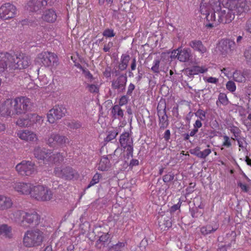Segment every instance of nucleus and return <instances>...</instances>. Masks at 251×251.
I'll return each mask as SVG.
<instances>
[{"mask_svg": "<svg viewBox=\"0 0 251 251\" xmlns=\"http://www.w3.org/2000/svg\"><path fill=\"white\" fill-rule=\"evenodd\" d=\"M251 8V0H202L200 11L206 16L205 26L212 28L231 23L235 15H241Z\"/></svg>", "mask_w": 251, "mask_h": 251, "instance_id": "nucleus-1", "label": "nucleus"}, {"mask_svg": "<svg viewBox=\"0 0 251 251\" xmlns=\"http://www.w3.org/2000/svg\"><path fill=\"white\" fill-rule=\"evenodd\" d=\"M45 238L42 230L32 228L26 230L23 238V244L26 248H34L40 246Z\"/></svg>", "mask_w": 251, "mask_h": 251, "instance_id": "nucleus-2", "label": "nucleus"}, {"mask_svg": "<svg viewBox=\"0 0 251 251\" xmlns=\"http://www.w3.org/2000/svg\"><path fill=\"white\" fill-rule=\"evenodd\" d=\"M53 196L51 190L44 185H34L31 194V198L42 201H50Z\"/></svg>", "mask_w": 251, "mask_h": 251, "instance_id": "nucleus-3", "label": "nucleus"}, {"mask_svg": "<svg viewBox=\"0 0 251 251\" xmlns=\"http://www.w3.org/2000/svg\"><path fill=\"white\" fill-rule=\"evenodd\" d=\"M54 175L65 180H71L78 178V172L71 167L66 165H57L54 170Z\"/></svg>", "mask_w": 251, "mask_h": 251, "instance_id": "nucleus-4", "label": "nucleus"}, {"mask_svg": "<svg viewBox=\"0 0 251 251\" xmlns=\"http://www.w3.org/2000/svg\"><path fill=\"white\" fill-rule=\"evenodd\" d=\"M15 115L25 113L31 107L30 100L25 97H19L12 99Z\"/></svg>", "mask_w": 251, "mask_h": 251, "instance_id": "nucleus-5", "label": "nucleus"}, {"mask_svg": "<svg viewBox=\"0 0 251 251\" xmlns=\"http://www.w3.org/2000/svg\"><path fill=\"white\" fill-rule=\"evenodd\" d=\"M46 143L51 147H62L69 143V139L65 136L55 132L49 134L45 138Z\"/></svg>", "mask_w": 251, "mask_h": 251, "instance_id": "nucleus-6", "label": "nucleus"}, {"mask_svg": "<svg viewBox=\"0 0 251 251\" xmlns=\"http://www.w3.org/2000/svg\"><path fill=\"white\" fill-rule=\"evenodd\" d=\"M37 62L47 67L57 65L58 58L53 53L48 51L42 52L38 55Z\"/></svg>", "mask_w": 251, "mask_h": 251, "instance_id": "nucleus-7", "label": "nucleus"}, {"mask_svg": "<svg viewBox=\"0 0 251 251\" xmlns=\"http://www.w3.org/2000/svg\"><path fill=\"white\" fill-rule=\"evenodd\" d=\"M11 186L18 194L23 195H30L31 197L34 184L23 181H13L11 183Z\"/></svg>", "mask_w": 251, "mask_h": 251, "instance_id": "nucleus-8", "label": "nucleus"}, {"mask_svg": "<svg viewBox=\"0 0 251 251\" xmlns=\"http://www.w3.org/2000/svg\"><path fill=\"white\" fill-rule=\"evenodd\" d=\"M121 147L124 149V151L126 152L127 159H129L133 156V140L129 135L128 132H125L121 134L119 140Z\"/></svg>", "mask_w": 251, "mask_h": 251, "instance_id": "nucleus-9", "label": "nucleus"}, {"mask_svg": "<svg viewBox=\"0 0 251 251\" xmlns=\"http://www.w3.org/2000/svg\"><path fill=\"white\" fill-rule=\"evenodd\" d=\"M16 171L22 176H29L36 172L34 164L32 162L23 160L18 164L15 167Z\"/></svg>", "mask_w": 251, "mask_h": 251, "instance_id": "nucleus-10", "label": "nucleus"}, {"mask_svg": "<svg viewBox=\"0 0 251 251\" xmlns=\"http://www.w3.org/2000/svg\"><path fill=\"white\" fill-rule=\"evenodd\" d=\"M235 43L229 39L221 40L217 46V49L221 54L224 56L231 55L235 49Z\"/></svg>", "mask_w": 251, "mask_h": 251, "instance_id": "nucleus-11", "label": "nucleus"}, {"mask_svg": "<svg viewBox=\"0 0 251 251\" xmlns=\"http://www.w3.org/2000/svg\"><path fill=\"white\" fill-rule=\"evenodd\" d=\"M11 58H10L8 61L13 60V64L12 67L14 69H23L27 68L30 63V59L27 56L24 54L20 53L17 54L16 58H13L12 56L10 55Z\"/></svg>", "mask_w": 251, "mask_h": 251, "instance_id": "nucleus-12", "label": "nucleus"}, {"mask_svg": "<svg viewBox=\"0 0 251 251\" xmlns=\"http://www.w3.org/2000/svg\"><path fill=\"white\" fill-rule=\"evenodd\" d=\"M16 7L10 3H6L0 7V18L6 20L13 18L16 15Z\"/></svg>", "mask_w": 251, "mask_h": 251, "instance_id": "nucleus-13", "label": "nucleus"}, {"mask_svg": "<svg viewBox=\"0 0 251 251\" xmlns=\"http://www.w3.org/2000/svg\"><path fill=\"white\" fill-rule=\"evenodd\" d=\"M40 216L36 212H26L24 219L21 221V226L27 227L38 225L40 223Z\"/></svg>", "mask_w": 251, "mask_h": 251, "instance_id": "nucleus-14", "label": "nucleus"}, {"mask_svg": "<svg viewBox=\"0 0 251 251\" xmlns=\"http://www.w3.org/2000/svg\"><path fill=\"white\" fill-rule=\"evenodd\" d=\"M12 99H8L0 105V117H14Z\"/></svg>", "mask_w": 251, "mask_h": 251, "instance_id": "nucleus-15", "label": "nucleus"}, {"mask_svg": "<svg viewBox=\"0 0 251 251\" xmlns=\"http://www.w3.org/2000/svg\"><path fill=\"white\" fill-rule=\"evenodd\" d=\"M66 110L62 106L55 105L51 109L47 115L48 121L49 123L53 124L65 116Z\"/></svg>", "mask_w": 251, "mask_h": 251, "instance_id": "nucleus-16", "label": "nucleus"}, {"mask_svg": "<svg viewBox=\"0 0 251 251\" xmlns=\"http://www.w3.org/2000/svg\"><path fill=\"white\" fill-rule=\"evenodd\" d=\"M191 56V50L188 48H178L177 50H174L171 53L172 57L177 58L179 61L182 62H187Z\"/></svg>", "mask_w": 251, "mask_h": 251, "instance_id": "nucleus-17", "label": "nucleus"}, {"mask_svg": "<svg viewBox=\"0 0 251 251\" xmlns=\"http://www.w3.org/2000/svg\"><path fill=\"white\" fill-rule=\"evenodd\" d=\"M17 136L21 140L27 142H33L38 140L36 134L28 129L19 130L17 132Z\"/></svg>", "mask_w": 251, "mask_h": 251, "instance_id": "nucleus-18", "label": "nucleus"}, {"mask_svg": "<svg viewBox=\"0 0 251 251\" xmlns=\"http://www.w3.org/2000/svg\"><path fill=\"white\" fill-rule=\"evenodd\" d=\"M47 4L46 0H30L26 4L27 10L37 12L43 8Z\"/></svg>", "mask_w": 251, "mask_h": 251, "instance_id": "nucleus-19", "label": "nucleus"}, {"mask_svg": "<svg viewBox=\"0 0 251 251\" xmlns=\"http://www.w3.org/2000/svg\"><path fill=\"white\" fill-rule=\"evenodd\" d=\"M34 154L36 158L38 159L43 160L45 163H46L48 160V157H49V158L51 157L50 151L39 147L35 149Z\"/></svg>", "mask_w": 251, "mask_h": 251, "instance_id": "nucleus-20", "label": "nucleus"}, {"mask_svg": "<svg viewBox=\"0 0 251 251\" xmlns=\"http://www.w3.org/2000/svg\"><path fill=\"white\" fill-rule=\"evenodd\" d=\"M127 78L123 75L119 76L116 79L112 81V87L113 89H117L119 92H123L125 89Z\"/></svg>", "mask_w": 251, "mask_h": 251, "instance_id": "nucleus-21", "label": "nucleus"}, {"mask_svg": "<svg viewBox=\"0 0 251 251\" xmlns=\"http://www.w3.org/2000/svg\"><path fill=\"white\" fill-rule=\"evenodd\" d=\"M13 201L12 198L5 195L0 194V210H5L13 207Z\"/></svg>", "mask_w": 251, "mask_h": 251, "instance_id": "nucleus-22", "label": "nucleus"}, {"mask_svg": "<svg viewBox=\"0 0 251 251\" xmlns=\"http://www.w3.org/2000/svg\"><path fill=\"white\" fill-rule=\"evenodd\" d=\"M189 46L195 51H198L201 55H204L207 52L206 48L200 40H193L190 42Z\"/></svg>", "mask_w": 251, "mask_h": 251, "instance_id": "nucleus-23", "label": "nucleus"}, {"mask_svg": "<svg viewBox=\"0 0 251 251\" xmlns=\"http://www.w3.org/2000/svg\"><path fill=\"white\" fill-rule=\"evenodd\" d=\"M42 19L48 23L54 22L57 18L56 12L52 9H50L46 10L43 15Z\"/></svg>", "mask_w": 251, "mask_h": 251, "instance_id": "nucleus-24", "label": "nucleus"}, {"mask_svg": "<svg viewBox=\"0 0 251 251\" xmlns=\"http://www.w3.org/2000/svg\"><path fill=\"white\" fill-rule=\"evenodd\" d=\"M13 234L12 228L6 224L0 225V237L1 238H11Z\"/></svg>", "mask_w": 251, "mask_h": 251, "instance_id": "nucleus-25", "label": "nucleus"}, {"mask_svg": "<svg viewBox=\"0 0 251 251\" xmlns=\"http://www.w3.org/2000/svg\"><path fill=\"white\" fill-rule=\"evenodd\" d=\"M25 213L26 212L23 210H17L13 212L9 215V217L12 220L19 223L21 225V221L24 219Z\"/></svg>", "mask_w": 251, "mask_h": 251, "instance_id": "nucleus-26", "label": "nucleus"}, {"mask_svg": "<svg viewBox=\"0 0 251 251\" xmlns=\"http://www.w3.org/2000/svg\"><path fill=\"white\" fill-rule=\"evenodd\" d=\"M110 167V161L106 156L101 158L99 163L97 165V168L100 171L108 170Z\"/></svg>", "mask_w": 251, "mask_h": 251, "instance_id": "nucleus-27", "label": "nucleus"}, {"mask_svg": "<svg viewBox=\"0 0 251 251\" xmlns=\"http://www.w3.org/2000/svg\"><path fill=\"white\" fill-rule=\"evenodd\" d=\"M11 58L9 53H0V73L3 72L7 67V60Z\"/></svg>", "mask_w": 251, "mask_h": 251, "instance_id": "nucleus-28", "label": "nucleus"}, {"mask_svg": "<svg viewBox=\"0 0 251 251\" xmlns=\"http://www.w3.org/2000/svg\"><path fill=\"white\" fill-rule=\"evenodd\" d=\"M16 124L20 127H29L31 126L29 114L20 117L17 121Z\"/></svg>", "mask_w": 251, "mask_h": 251, "instance_id": "nucleus-29", "label": "nucleus"}, {"mask_svg": "<svg viewBox=\"0 0 251 251\" xmlns=\"http://www.w3.org/2000/svg\"><path fill=\"white\" fill-rule=\"evenodd\" d=\"M51 154L50 155L51 157L50 158H49L48 157V160L47 161V162H51L52 163L54 164H59L60 163H61L64 160V156L63 155L62 153H57L56 154L53 153L52 152L50 151Z\"/></svg>", "mask_w": 251, "mask_h": 251, "instance_id": "nucleus-30", "label": "nucleus"}, {"mask_svg": "<svg viewBox=\"0 0 251 251\" xmlns=\"http://www.w3.org/2000/svg\"><path fill=\"white\" fill-rule=\"evenodd\" d=\"M111 114L114 119L121 120L124 116V111L119 105H115L112 107Z\"/></svg>", "mask_w": 251, "mask_h": 251, "instance_id": "nucleus-31", "label": "nucleus"}, {"mask_svg": "<svg viewBox=\"0 0 251 251\" xmlns=\"http://www.w3.org/2000/svg\"><path fill=\"white\" fill-rule=\"evenodd\" d=\"M208 71V68L205 66H195L191 69H189V74L190 75H196L199 74H203Z\"/></svg>", "mask_w": 251, "mask_h": 251, "instance_id": "nucleus-32", "label": "nucleus"}, {"mask_svg": "<svg viewBox=\"0 0 251 251\" xmlns=\"http://www.w3.org/2000/svg\"><path fill=\"white\" fill-rule=\"evenodd\" d=\"M151 71L156 74L159 73L160 71L163 72L164 73H166L167 71V69H165L164 68L162 69L160 68V60L158 59H155L153 61L152 65L151 68Z\"/></svg>", "mask_w": 251, "mask_h": 251, "instance_id": "nucleus-33", "label": "nucleus"}, {"mask_svg": "<svg viewBox=\"0 0 251 251\" xmlns=\"http://www.w3.org/2000/svg\"><path fill=\"white\" fill-rule=\"evenodd\" d=\"M218 229V226L215 225L213 226L211 225H208L201 228V232L203 235H207L211 232L215 231Z\"/></svg>", "mask_w": 251, "mask_h": 251, "instance_id": "nucleus-34", "label": "nucleus"}, {"mask_svg": "<svg viewBox=\"0 0 251 251\" xmlns=\"http://www.w3.org/2000/svg\"><path fill=\"white\" fill-rule=\"evenodd\" d=\"M129 60L128 55L123 54L121 56V62L119 65V69L122 71L125 70L127 67Z\"/></svg>", "mask_w": 251, "mask_h": 251, "instance_id": "nucleus-35", "label": "nucleus"}, {"mask_svg": "<svg viewBox=\"0 0 251 251\" xmlns=\"http://www.w3.org/2000/svg\"><path fill=\"white\" fill-rule=\"evenodd\" d=\"M211 153V150L210 149H206L203 151H201L199 149H196L195 154L199 158L205 159Z\"/></svg>", "mask_w": 251, "mask_h": 251, "instance_id": "nucleus-36", "label": "nucleus"}, {"mask_svg": "<svg viewBox=\"0 0 251 251\" xmlns=\"http://www.w3.org/2000/svg\"><path fill=\"white\" fill-rule=\"evenodd\" d=\"M126 242H118L109 249V251H126Z\"/></svg>", "mask_w": 251, "mask_h": 251, "instance_id": "nucleus-37", "label": "nucleus"}, {"mask_svg": "<svg viewBox=\"0 0 251 251\" xmlns=\"http://www.w3.org/2000/svg\"><path fill=\"white\" fill-rule=\"evenodd\" d=\"M232 76L235 81L239 82H243L246 80L245 74L241 71H236L233 73Z\"/></svg>", "mask_w": 251, "mask_h": 251, "instance_id": "nucleus-38", "label": "nucleus"}, {"mask_svg": "<svg viewBox=\"0 0 251 251\" xmlns=\"http://www.w3.org/2000/svg\"><path fill=\"white\" fill-rule=\"evenodd\" d=\"M29 118L31 126L34 124L37 123L41 124L43 121V117L35 113L29 114Z\"/></svg>", "mask_w": 251, "mask_h": 251, "instance_id": "nucleus-39", "label": "nucleus"}, {"mask_svg": "<svg viewBox=\"0 0 251 251\" xmlns=\"http://www.w3.org/2000/svg\"><path fill=\"white\" fill-rule=\"evenodd\" d=\"M196 117L199 118L198 120L203 121L206 119V112L203 110L199 109L195 113Z\"/></svg>", "mask_w": 251, "mask_h": 251, "instance_id": "nucleus-40", "label": "nucleus"}, {"mask_svg": "<svg viewBox=\"0 0 251 251\" xmlns=\"http://www.w3.org/2000/svg\"><path fill=\"white\" fill-rule=\"evenodd\" d=\"M78 68L82 70L83 74L85 76L90 79V81L93 79V75L90 73V72L86 69H84L80 65L78 64L77 65Z\"/></svg>", "mask_w": 251, "mask_h": 251, "instance_id": "nucleus-41", "label": "nucleus"}, {"mask_svg": "<svg viewBox=\"0 0 251 251\" xmlns=\"http://www.w3.org/2000/svg\"><path fill=\"white\" fill-rule=\"evenodd\" d=\"M244 56L247 63L251 65V47L246 50L244 52Z\"/></svg>", "mask_w": 251, "mask_h": 251, "instance_id": "nucleus-42", "label": "nucleus"}, {"mask_svg": "<svg viewBox=\"0 0 251 251\" xmlns=\"http://www.w3.org/2000/svg\"><path fill=\"white\" fill-rule=\"evenodd\" d=\"M100 177V174L97 173L96 174H95L93 177L92 180L90 181L89 184L88 185L87 188H90V187L98 183L99 182Z\"/></svg>", "mask_w": 251, "mask_h": 251, "instance_id": "nucleus-43", "label": "nucleus"}, {"mask_svg": "<svg viewBox=\"0 0 251 251\" xmlns=\"http://www.w3.org/2000/svg\"><path fill=\"white\" fill-rule=\"evenodd\" d=\"M67 125L70 128L73 129H79L82 126L81 123L78 121H72L69 123Z\"/></svg>", "mask_w": 251, "mask_h": 251, "instance_id": "nucleus-44", "label": "nucleus"}, {"mask_svg": "<svg viewBox=\"0 0 251 251\" xmlns=\"http://www.w3.org/2000/svg\"><path fill=\"white\" fill-rule=\"evenodd\" d=\"M117 134L118 132L115 130L109 131L108 134L105 138V141L107 142L111 141L116 138Z\"/></svg>", "mask_w": 251, "mask_h": 251, "instance_id": "nucleus-45", "label": "nucleus"}, {"mask_svg": "<svg viewBox=\"0 0 251 251\" xmlns=\"http://www.w3.org/2000/svg\"><path fill=\"white\" fill-rule=\"evenodd\" d=\"M219 102L223 105H226L228 103L226 96L224 93H220L218 97Z\"/></svg>", "mask_w": 251, "mask_h": 251, "instance_id": "nucleus-46", "label": "nucleus"}, {"mask_svg": "<svg viewBox=\"0 0 251 251\" xmlns=\"http://www.w3.org/2000/svg\"><path fill=\"white\" fill-rule=\"evenodd\" d=\"M235 140L237 141L238 145L240 148L242 149L246 148L247 146V143L246 142V140L244 138H236Z\"/></svg>", "mask_w": 251, "mask_h": 251, "instance_id": "nucleus-47", "label": "nucleus"}, {"mask_svg": "<svg viewBox=\"0 0 251 251\" xmlns=\"http://www.w3.org/2000/svg\"><path fill=\"white\" fill-rule=\"evenodd\" d=\"M203 80L209 83L217 84L218 82V78L214 77H206L204 76L203 78Z\"/></svg>", "mask_w": 251, "mask_h": 251, "instance_id": "nucleus-48", "label": "nucleus"}, {"mask_svg": "<svg viewBox=\"0 0 251 251\" xmlns=\"http://www.w3.org/2000/svg\"><path fill=\"white\" fill-rule=\"evenodd\" d=\"M226 87L228 90L231 92H234L236 88L235 83L232 81H229L226 83Z\"/></svg>", "mask_w": 251, "mask_h": 251, "instance_id": "nucleus-49", "label": "nucleus"}, {"mask_svg": "<svg viewBox=\"0 0 251 251\" xmlns=\"http://www.w3.org/2000/svg\"><path fill=\"white\" fill-rule=\"evenodd\" d=\"M174 175L172 173H169L163 177V180L165 183H168L172 181L174 178Z\"/></svg>", "mask_w": 251, "mask_h": 251, "instance_id": "nucleus-50", "label": "nucleus"}, {"mask_svg": "<svg viewBox=\"0 0 251 251\" xmlns=\"http://www.w3.org/2000/svg\"><path fill=\"white\" fill-rule=\"evenodd\" d=\"M87 88L88 91L91 93H97L99 91V88L97 85L96 84H88Z\"/></svg>", "mask_w": 251, "mask_h": 251, "instance_id": "nucleus-51", "label": "nucleus"}, {"mask_svg": "<svg viewBox=\"0 0 251 251\" xmlns=\"http://www.w3.org/2000/svg\"><path fill=\"white\" fill-rule=\"evenodd\" d=\"M38 79L40 81V85L41 86H44L47 85L49 82L48 77L45 75H40L38 77Z\"/></svg>", "mask_w": 251, "mask_h": 251, "instance_id": "nucleus-52", "label": "nucleus"}, {"mask_svg": "<svg viewBox=\"0 0 251 251\" xmlns=\"http://www.w3.org/2000/svg\"><path fill=\"white\" fill-rule=\"evenodd\" d=\"M103 35L106 37H113L115 36V34L114 30L112 29H106L103 32Z\"/></svg>", "mask_w": 251, "mask_h": 251, "instance_id": "nucleus-53", "label": "nucleus"}, {"mask_svg": "<svg viewBox=\"0 0 251 251\" xmlns=\"http://www.w3.org/2000/svg\"><path fill=\"white\" fill-rule=\"evenodd\" d=\"M224 142L223 143V146L226 148H229L231 146V140L228 136L227 135L223 136Z\"/></svg>", "mask_w": 251, "mask_h": 251, "instance_id": "nucleus-54", "label": "nucleus"}, {"mask_svg": "<svg viewBox=\"0 0 251 251\" xmlns=\"http://www.w3.org/2000/svg\"><path fill=\"white\" fill-rule=\"evenodd\" d=\"M159 124L161 128H164L168 125L167 117L166 115L162 116L159 118Z\"/></svg>", "mask_w": 251, "mask_h": 251, "instance_id": "nucleus-55", "label": "nucleus"}, {"mask_svg": "<svg viewBox=\"0 0 251 251\" xmlns=\"http://www.w3.org/2000/svg\"><path fill=\"white\" fill-rule=\"evenodd\" d=\"M231 133H233L235 138L239 137L241 132L240 130L236 126H233L230 127V129Z\"/></svg>", "mask_w": 251, "mask_h": 251, "instance_id": "nucleus-56", "label": "nucleus"}, {"mask_svg": "<svg viewBox=\"0 0 251 251\" xmlns=\"http://www.w3.org/2000/svg\"><path fill=\"white\" fill-rule=\"evenodd\" d=\"M109 238V236L108 234L103 233L100 237L99 239L97 241V243L101 242L104 244L108 241Z\"/></svg>", "mask_w": 251, "mask_h": 251, "instance_id": "nucleus-57", "label": "nucleus"}, {"mask_svg": "<svg viewBox=\"0 0 251 251\" xmlns=\"http://www.w3.org/2000/svg\"><path fill=\"white\" fill-rule=\"evenodd\" d=\"M128 100V98L126 96H123L121 97V98L120 99L119 104L120 106H123L125 104H126Z\"/></svg>", "mask_w": 251, "mask_h": 251, "instance_id": "nucleus-58", "label": "nucleus"}, {"mask_svg": "<svg viewBox=\"0 0 251 251\" xmlns=\"http://www.w3.org/2000/svg\"><path fill=\"white\" fill-rule=\"evenodd\" d=\"M245 30L249 33H251V18L248 19L245 24Z\"/></svg>", "mask_w": 251, "mask_h": 251, "instance_id": "nucleus-59", "label": "nucleus"}, {"mask_svg": "<svg viewBox=\"0 0 251 251\" xmlns=\"http://www.w3.org/2000/svg\"><path fill=\"white\" fill-rule=\"evenodd\" d=\"M221 71L227 77H231L233 74V73L230 71L229 68H224Z\"/></svg>", "mask_w": 251, "mask_h": 251, "instance_id": "nucleus-60", "label": "nucleus"}, {"mask_svg": "<svg viewBox=\"0 0 251 251\" xmlns=\"http://www.w3.org/2000/svg\"><path fill=\"white\" fill-rule=\"evenodd\" d=\"M135 89V85L132 83H130L128 86L127 91V95L128 96H131L132 94L133 91Z\"/></svg>", "mask_w": 251, "mask_h": 251, "instance_id": "nucleus-61", "label": "nucleus"}, {"mask_svg": "<svg viewBox=\"0 0 251 251\" xmlns=\"http://www.w3.org/2000/svg\"><path fill=\"white\" fill-rule=\"evenodd\" d=\"M201 121L200 120H197L193 124L194 128L198 130L199 128H201L202 126Z\"/></svg>", "mask_w": 251, "mask_h": 251, "instance_id": "nucleus-62", "label": "nucleus"}, {"mask_svg": "<svg viewBox=\"0 0 251 251\" xmlns=\"http://www.w3.org/2000/svg\"><path fill=\"white\" fill-rule=\"evenodd\" d=\"M181 202L179 201L177 204L173 205L171 209V212H175L176 210L179 209L180 207Z\"/></svg>", "mask_w": 251, "mask_h": 251, "instance_id": "nucleus-63", "label": "nucleus"}, {"mask_svg": "<svg viewBox=\"0 0 251 251\" xmlns=\"http://www.w3.org/2000/svg\"><path fill=\"white\" fill-rule=\"evenodd\" d=\"M113 46V43L112 42H109L107 45H105L103 47V50L104 52H108L109 51L111 48Z\"/></svg>", "mask_w": 251, "mask_h": 251, "instance_id": "nucleus-64", "label": "nucleus"}]
</instances>
